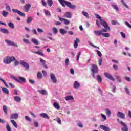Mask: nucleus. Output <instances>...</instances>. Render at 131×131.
<instances>
[{"instance_id":"f257e3e1","label":"nucleus","mask_w":131,"mask_h":131,"mask_svg":"<svg viewBox=\"0 0 131 131\" xmlns=\"http://www.w3.org/2000/svg\"><path fill=\"white\" fill-rule=\"evenodd\" d=\"M95 16L98 20H99L100 24L101 25L104 27L105 29H103L101 30L102 31V33H104V32H107V31H110V27L108 25V24H107V22L105 21L104 19H102V17L99 15V14H95Z\"/></svg>"},{"instance_id":"f03ea898","label":"nucleus","mask_w":131,"mask_h":131,"mask_svg":"<svg viewBox=\"0 0 131 131\" xmlns=\"http://www.w3.org/2000/svg\"><path fill=\"white\" fill-rule=\"evenodd\" d=\"M58 1L60 3V5H61V6L63 7V8H65L67 6V7H68V8H69L70 9H76V6L72 5L71 4V2H70L67 1L66 0H58Z\"/></svg>"},{"instance_id":"7ed1b4c3","label":"nucleus","mask_w":131,"mask_h":131,"mask_svg":"<svg viewBox=\"0 0 131 131\" xmlns=\"http://www.w3.org/2000/svg\"><path fill=\"white\" fill-rule=\"evenodd\" d=\"M14 66L17 67L20 64L23 67H25L26 69H29V64L24 61V60H20L19 62L15 58L14 60L13 61Z\"/></svg>"},{"instance_id":"20e7f679","label":"nucleus","mask_w":131,"mask_h":131,"mask_svg":"<svg viewBox=\"0 0 131 131\" xmlns=\"http://www.w3.org/2000/svg\"><path fill=\"white\" fill-rule=\"evenodd\" d=\"M94 34L96 36H101L102 35L103 37H110V34L108 33H103V31L100 30H95L94 31Z\"/></svg>"},{"instance_id":"39448f33","label":"nucleus","mask_w":131,"mask_h":131,"mask_svg":"<svg viewBox=\"0 0 131 131\" xmlns=\"http://www.w3.org/2000/svg\"><path fill=\"white\" fill-rule=\"evenodd\" d=\"M15 60V57L14 56H7L4 58L3 59V63L4 64H6V65H9L12 62H14Z\"/></svg>"},{"instance_id":"423d86ee","label":"nucleus","mask_w":131,"mask_h":131,"mask_svg":"<svg viewBox=\"0 0 131 131\" xmlns=\"http://www.w3.org/2000/svg\"><path fill=\"white\" fill-rule=\"evenodd\" d=\"M99 71V68H98V66L92 64L91 68V72L93 78H95V74H98V72Z\"/></svg>"},{"instance_id":"0eeeda50","label":"nucleus","mask_w":131,"mask_h":131,"mask_svg":"<svg viewBox=\"0 0 131 131\" xmlns=\"http://www.w3.org/2000/svg\"><path fill=\"white\" fill-rule=\"evenodd\" d=\"M118 123L121 124L123 127L121 128V130L122 131H128V128L127 127V125L125 124V123L122 121H120L119 119H117Z\"/></svg>"},{"instance_id":"6e6552de","label":"nucleus","mask_w":131,"mask_h":131,"mask_svg":"<svg viewBox=\"0 0 131 131\" xmlns=\"http://www.w3.org/2000/svg\"><path fill=\"white\" fill-rule=\"evenodd\" d=\"M50 76L52 82H53V83H57V81H58V80H57V77H56L55 74L51 73L50 74Z\"/></svg>"},{"instance_id":"1a4fd4ad","label":"nucleus","mask_w":131,"mask_h":131,"mask_svg":"<svg viewBox=\"0 0 131 131\" xmlns=\"http://www.w3.org/2000/svg\"><path fill=\"white\" fill-rule=\"evenodd\" d=\"M12 12L14 14H18L21 17H25V14L23 13L22 12L20 11L18 9H12Z\"/></svg>"},{"instance_id":"9d476101","label":"nucleus","mask_w":131,"mask_h":131,"mask_svg":"<svg viewBox=\"0 0 131 131\" xmlns=\"http://www.w3.org/2000/svg\"><path fill=\"white\" fill-rule=\"evenodd\" d=\"M58 18L59 20H60L61 22H62L64 24H65V25H69V24H70V21L68 20L67 19L60 17H59Z\"/></svg>"},{"instance_id":"9b49d317","label":"nucleus","mask_w":131,"mask_h":131,"mask_svg":"<svg viewBox=\"0 0 131 131\" xmlns=\"http://www.w3.org/2000/svg\"><path fill=\"white\" fill-rule=\"evenodd\" d=\"M16 82H18V83H25V82H26V79L23 77L19 76Z\"/></svg>"},{"instance_id":"f8f14e48","label":"nucleus","mask_w":131,"mask_h":131,"mask_svg":"<svg viewBox=\"0 0 131 131\" xmlns=\"http://www.w3.org/2000/svg\"><path fill=\"white\" fill-rule=\"evenodd\" d=\"M5 42H6V43L7 45H8V46H11L12 47H18V45L17 44H15V43H14V41H11L10 40H5Z\"/></svg>"},{"instance_id":"ddd939ff","label":"nucleus","mask_w":131,"mask_h":131,"mask_svg":"<svg viewBox=\"0 0 131 131\" xmlns=\"http://www.w3.org/2000/svg\"><path fill=\"white\" fill-rule=\"evenodd\" d=\"M104 76L106 78H108L110 80H112L113 81H114L115 80V79H114V77L111 75V74L108 73H104Z\"/></svg>"},{"instance_id":"4468645a","label":"nucleus","mask_w":131,"mask_h":131,"mask_svg":"<svg viewBox=\"0 0 131 131\" xmlns=\"http://www.w3.org/2000/svg\"><path fill=\"white\" fill-rule=\"evenodd\" d=\"M117 116V117H119V118H121L122 119H125V114L120 112H118Z\"/></svg>"},{"instance_id":"2eb2a0df","label":"nucleus","mask_w":131,"mask_h":131,"mask_svg":"<svg viewBox=\"0 0 131 131\" xmlns=\"http://www.w3.org/2000/svg\"><path fill=\"white\" fill-rule=\"evenodd\" d=\"M40 117H41L42 118H45V119H49L50 116L48 115V114L46 113H40L39 114Z\"/></svg>"},{"instance_id":"dca6fc26","label":"nucleus","mask_w":131,"mask_h":131,"mask_svg":"<svg viewBox=\"0 0 131 131\" xmlns=\"http://www.w3.org/2000/svg\"><path fill=\"white\" fill-rule=\"evenodd\" d=\"M64 18H68L71 19L72 18V13L70 12H67L63 15Z\"/></svg>"},{"instance_id":"f3484780","label":"nucleus","mask_w":131,"mask_h":131,"mask_svg":"<svg viewBox=\"0 0 131 131\" xmlns=\"http://www.w3.org/2000/svg\"><path fill=\"white\" fill-rule=\"evenodd\" d=\"M79 42H80V40H79V39H78V38H76V39L74 40V49H77V47H78V43Z\"/></svg>"},{"instance_id":"a211bd4d","label":"nucleus","mask_w":131,"mask_h":131,"mask_svg":"<svg viewBox=\"0 0 131 131\" xmlns=\"http://www.w3.org/2000/svg\"><path fill=\"white\" fill-rule=\"evenodd\" d=\"M39 60H40V63L43 66V67H44V68H46L47 69L48 68V66H47V64H46L47 63L46 60L42 59V58H40Z\"/></svg>"},{"instance_id":"6ab92c4d","label":"nucleus","mask_w":131,"mask_h":131,"mask_svg":"<svg viewBox=\"0 0 131 131\" xmlns=\"http://www.w3.org/2000/svg\"><path fill=\"white\" fill-rule=\"evenodd\" d=\"M100 128L104 131H111V129L109 127L105 126L104 125H101L100 126Z\"/></svg>"},{"instance_id":"aec40b11","label":"nucleus","mask_w":131,"mask_h":131,"mask_svg":"<svg viewBox=\"0 0 131 131\" xmlns=\"http://www.w3.org/2000/svg\"><path fill=\"white\" fill-rule=\"evenodd\" d=\"M30 8H31V5H30V4H26L24 6V9L25 11L27 12L29 11V9H30Z\"/></svg>"},{"instance_id":"412c9836","label":"nucleus","mask_w":131,"mask_h":131,"mask_svg":"<svg viewBox=\"0 0 131 131\" xmlns=\"http://www.w3.org/2000/svg\"><path fill=\"white\" fill-rule=\"evenodd\" d=\"M73 86L74 89H79L80 88V83L75 81L73 84Z\"/></svg>"},{"instance_id":"4be33fe9","label":"nucleus","mask_w":131,"mask_h":131,"mask_svg":"<svg viewBox=\"0 0 131 131\" xmlns=\"http://www.w3.org/2000/svg\"><path fill=\"white\" fill-rule=\"evenodd\" d=\"M39 94L41 95H43V96H46V95H48V92L46 90H39L37 91Z\"/></svg>"},{"instance_id":"5701e85b","label":"nucleus","mask_w":131,"mask_h":131,"mask_svg":"<svg viewBox=\"0 0 131 131\" xmlns=\"http://www.w3.org/2000/svg\"><path fill=\"white\" fill-rule=\"evenodd\" d=\"M14 100L17 103H20L21 102V100L22 99L21 97L18 96H15L13 97Z\"/></svg>"},{"instance_id":"b1692460","label":"nucleus","mask_w":131,"mask_h":131,"mask_svg":"<svg viewBox=\"0 0 131 131\" xmlns=\"http://www.w3.org/2000/svg\"><path fill=\"white\" fill-rule=\"evenodd\" d=\"M19 117V114L17 113L13 114L10 116V119H17Z\"/></svg>"},{"instance_id":"393cba45","label":"nucleus","mask_w":131,"mask_h":131,"mask_svg":"<svg viewBox=\"0 0 131 131\" xmlns=\"http://www.w3.org/2000/svg\"><path fill=\"white\" fill-rule=\"evenodd\" d=\"M33 54H37L39 56H41L42 57H45V54L39 51H32Z\"/></svg>"},{"instance_id":"a878e982","label":"nucleus","mask_w":131,"mask_h":131,"mask_svg":"<svg viewBox=\"0 0 131 131\" xmlns=\"http://www.w3.org/2000/svg\"><path fill=\"white\" fill-rule=\"evenodd\" d=\"M2 91L4 93V94H6V95H9V94H10V91L6 88H3L2 89Z\"/></svg>"},{"instance_id":"bb28decb","label":"nucleus","mask_w":131,"mask_h":131,"mask_svg":"<svg viewBox=\"0 0 131 131\" xmlns=\"http://www.w3.org/2000/svg\"><path fill=\"white\" fill-rule=\"evenodd\" d=\"M0 31L2 33H4L5 34H8L9 33V31L7 29L5 28H1Z\"/></svg>"},{"instance_id":"cd10ccee","label":"nucleus","mask_w":131,"mask_h":131,"mask_svg":"<svg viewBox=\"0 0 131 131\" xmlns=\"http://www.w3.org/2000/svg\"><path fill=\"white\" fill-rule=\"evenodd\" d=\"M2 15L3 17H4V18H7V17H8V16L9 15V12L5 10H3L2 12Z\"/></svg>"},{"instance_id":"c85d7f7f","label":"nucleus","mask_w":131,"mask_h":131,"mask_svg":"<svg viewBox=\"0 0 131 131\" xmlns=\"http://www.w3.org/2000/svg\"><path fill=\"white\" fill-rule=\"evenodd\" d=\"M74 98L72 96H67L66 97V101H73Z\"/></svg>"},{"instance_id":"c756f323","label":"nucleus","mask_w":131,"mask_h":131,"mask_svg":"<svg viewBox=\"0 0 131 131\" xmlns=\"http://www.w3.org/2000/svg\"><path fill=\"white\" fill-rule=\"evenodd\" d=\"M53 107L55 108V109H57V110H59L60 109V104L57 102H54L53 103Z\"/></svg>"},{"instance_id":"7c9ffc66","label":"nucleus","mask_w":131,"mask_h":131,"mask_svg":"<svg viewBox=\"0 0 131 131\" xmlns=\"http://www.w3.org/2000/svg\"><path fill=\"white\" fill-rule=\"evenodd\" d=\"M121 4H122L123 6L125 7V8H126V9H127L128 10H129V7H128V5L126 4L125 2H124V0H121Z\"/></svg>"},{"instance_id":"2f4dec72","label":"nucleus","mask_w":131,"mask_h":131,"mask_svg":"<svg viewBox=\"0 0 131 131\" xmlns=\"http://www.w3.org/2000/svg\"><path fill=\"white\" fill-rule=\"evenodd\" d=\"M105 114L108 117L111 116V111L108 108L105 109Z\"/></svg>"},{"instance_id":"473e14b6","label":"nucleus","mask_w":131,"mask_h":131,"mask_svg":"<svg viewBox=\"0 0 131 131\" xmlns=\"http://www.w3.org/2000/svg\"><path fill=\"white\" fill-rule=\"evenodd\" d=\"M44 13L47 17H51V12H50L49 10H47L46 9H44Z\"/></svg>"},{"instance_id":"72a5a7b5","label":"nucleus","mask_w":131,"mask_h":131,"mask_svg":"<svg viewBox=\"0 0 131 131\" xmlns=\"http://www.w3.org/2000/svg\"><path fill=\"white\" fill-rule=\"evenodd\" d=\"M59 32L61 33V34L64 35L67 33V31L64 29H60Z\"/></svg>"},{"instance_id":"f704fd0d","label":"nucleus","mask_w":131,"mask_h":131,"mask_svg":"<svg viewBox=\"0 0 131 131\" xmlns=\"http://www.w3.org/2000/svg\"><path fill=\"white\" fill-rule=\"evenodd\" d=\"M101 117L102 118L101 121L103 122V121H105V120H107V117H106V115H104V114H101Z\"/></svg>"},{"instance_id":"c9c22d12","label":"nucleus","mask_w":131,"mask_h":131,"mask_svg":"<svg viewBox=\"0 0 131 131\" xmlns=\"http://www.w3.org/2000/svg\"><path fill=\"white\" fill-rule=\"evenodd\" d=\"M10 121L15 128H18V125L17 124L16 121H15L14 120H11Z\"/></svg>"},{"instance_id":"e433bc0d","label":"nucleus","mask_w":131,"mask_h":131,"mask_svg":"<svg viewBox=\"0 0 131 131\" xmlns=\"http://www.w3.org/2000/svg\"><path fill=\"white\" fill-rule=\"evenodd\" d=\"M8 25L9 27H10V28H11L12 29H14V28H15V25L12 22H9Z\"/></svg>"},{"instance_id":"4c0bfd02","label":"nucleus","mask_w":131,"mask_h":131,"mask_svg":"<svg viewBox=\"0 0 131 131\" xmlns=\"http://www.w3.org/2000/svg\"><path fill=\"white\" fill-rule=\"evenodd\" d=\"M3 109L5 114H8V107L6 105H3Z\"/></svg>"},{"instance_id":"58836bf2","label":"nucleus","mask_w":131,"mask_h":131,"mask_svg":"<svg viewBox=\"0 0 131 131\" xmlns=\"http://www.w3.org/2000/svg\"><path fill=\"white\" fill-rule=\"evenodd\" d=\"M97 80L98 81L99 83H101L102 82V77H101V75H97Z\"/></svg>"},{"instance_id":"ea45409f","label":"nucleus","mask_w":131,"mask_h":131,"mask_svg":"<svg viewBox=\"0 0 131 131\" xmlns=\"http://www.w3.org/2000/svg\"><path fill=\"white\" fill-rule=\"evenodd\" d=\"M37 77L38 79H41L42 78V74L40 72H38L37 74Z\"/></svg>"},{"instance_id":"a19ab883","label":"nucleus","mask_w":131,"mask_h":131,"mask_svg":"<svg viewBox=\"0 0 131 131\" xmlns=\"http://www.w3.org/2000/svg\"><path fill=\"white\" fill-rule=\"evenodd\" d=\"M31 41L33 43H34V45H38L39 43L38 42V41H37V40H36V39H32Z\"/></svg>"},{"instance_id":"79ce46f5","label":"nucleus","mask_w":131,"mask_h":131,"mask_svg":"<svg viewBox=\"0 0 131 131\" xmlns=\"http://www.w3.org/2000/svg\"><path fill=\"white\" fill-rule=\"evenodd\" d=\"M47 4L49 7H52L53 4V0H47Z\"/></svg>"},{"instance_id":"37998d69","label":"nucleus","mask_w":131,"mask_h":131,"mask_svg":"<svg viewBox=\"0 0 131 131\" xmlns=\"http://www.w3.org/2000/svg\"><path fill=\"white\" fill-rule=\"evenodd\" d=\"M111 7L114 9V10H116V11H119V9L118 8V7L116 6V5H114V4H111Z\"/></svg>"},{"instance_id":"c03bdc74","label":"nucleus","mask_w":131,"mask_h":131,"mask_svg":"<svg viewBox=\"0 0 131 131\" xmlns=\"http://www.w3.org/2000/svg\"><path fill=\"white\" fill-rule=\"evenodd\" d=\"M82 15H83L84 16V17H85L86 18H88L89 19V18H90V16L89 15V13H88V12H84V11H82Z\"/></svg>"},{"instance_id":"a18cd8bd","label":"nucleus","mask_w":131,"mask_h":131,"mask_svg":"<svg viewBox=\"0 0 131 131\" xmlns=\"http://www.w3.org/2000/svg\"><path fill=\"white\" fill-rule=\"evenodd\" d=\"M19 92L20 91L19 90L15 89L14 90V95L15 96H19V95H20V93H19Z\"/></svg>"},{"instance_id":"49530a36","label":"nucleus","mask_w":131,"mask_h":131,"mask_svg":"<svg viewBox=\"0 0 131 131\" xmlns=\"http://www.w3.org/2000/svg\"><path fill=\"white\" fill-rule=\"evenodd\" d=\"M33 18L31 17H29L28 18V19H27L26 20V23L28 24H29V23H31V22H32V20H33Z\"/></svg>"},{"instance_id":"de8ad7c7","label":"nucleus","mask_w":131,"mask_h":131,"mask_svg":"<svg viewBox=\"0 0 131 131\" xmlns=\"http://www.w3.org/2000/svg\"><path fill=\"white\" fill-rule=\"evenodd\" d=\"M0 80L1 81H2V82H3L4 85H5V86H6V88H9V85H8V84L7 83V82H6V81H5V80H4L2 78H0Z\"/></svg>"},{"instance_id":"09e8293b","label":"nucleus","mask_w":131,"mask_h":131,"mask_svg":"<svg viewBox=\"0 0 131 131\" xmlns=\"http://www.w3.org/2000/svg\"><path fill=\"white\" fill-rule=\"evenodd\" d=\"M52 31L54 34H57L58 33V29L56 28L53 27L52 28Z\"/></svg>"},{"instance_id":"8fccbe9b","label":"nucleus","mask_w":131,"mask_h":131,"mask_svg":"<svg viewBox=\"0 0 131 131\" xmlns=\"http://www.w3.org/2000/svg\"><path fill=\"white\" fill-rule=\"evenodd\" d=\"M124 90L127 95H130V93L129 92V90L128 89V88L125 87Z\"/></svg>"},{"instance_id":"3c124183","label":"nucleus","mask_w":131,"mask_h":131,"mask_svg":"<svg viewBox=\"0 0 131 131\" xmlns=\"http://www.w3.org/2000/svg\"><path fill=\"white\" fill-rule=\"evenodd\" d=\"M24 42H25V43H27V45H30V41H29V39H23Z\"/></svg>"},{"instance_id":"603ef678","label":"nucleus","mask_w":131,"mask_h":131,"mask_svg":"<svg viewBox=\"0 0 131 131\" xmlns=\"http://www.w3.org/2000/svg\"><path fill=\"white\" fill-rule=\"evenodd\" d=\"M77 125L79 126V127H80L81 128H82L83 127V124H82V123L81 122L78 121L77 122Z\"/></svg>"},{"instance_id":"864d4df0","label":"nucleus","mask_w":131,"mask_h":131,"mask_svg":"<svg viewBox=\"0 0 131 131\" xmlns=\"http://www.w3.org/2000/svg\"><path fill=\"white\" fill-rule=\"evenodd\" d=\"M70 63V61H69V59L67 58L66 59V67H68V66H69Z\"/></svg>"},{"instance_id":"5fc2aeb1","label":"nucleus","mask_w":131,"mask_h":131,"mask_svg":"<svg viewBox=\"0 0 131 131\" xmlns=\"http://www.w3.org/2000/svg\"><path fill=\"white\" fill-rule=\"evenodd\" d=\"M6 129L7 131H12V128L10 126V125L9 124H7L6 125Z\"/></svg>"},{"instance_id":"6e6d98bb","label":"nucleus","mask_w":131,"mask_h":131,"mask_svg":"<svg viewBox=\"0 0 131 131\" xmlns=\"http://www.w3.org/2000/svg\"><path fill=\"white\" fill-rule=\"evenodd\" d=\"M112 25H116V24H118V25H119V23L114 20H112Z\"/></svg>"},{"instance_id":"4d7b16f0","label":"nucleus","mask_w":131,"mask_h":131,"mask_svg":"<svg viewBox=\"0 0 131 131\" xmlns=\"http://www.w3.org/2000/svg\"><path fill=\"white\" fill-rule=\"evenodd\" d=\"M56 120L59 124H61L62 123V121H61V119H60V118H57Z\"/></svg>"},{"instance_id":"13d9d810","label":"nucleus","mask_w":131,"mask_h":131,"mask_svg":"<svg viewBox=\"0 0 131 131\" xmlns=\"http://www.w3.org/2000/svg\"><path fill=\"white\" fill-rule=\"evenodd\" d=\"M10 78H11V79H13L15 81H17V80L18 79V78H17L16 77L14 76V75H10Z\"/></svg>"},{"instance_id":"bf43d9fd","label":"nucleus","mask_w":131,"mask_h":131,"mask_svg":"<svg viewBox=\"0 0 131 131\" xmlns=\"http://www.w3.org/2000/svg\"><path fill=\"white\" fill-rule=\"evenodd\" d=\"M25 118L26 120H27V121H29L30 122H31V119H30V118H29V117H28L27 116H25Z\"/></svg>"},{"instance_id":"052dcab7","label":"nucleus","mask_w":131,"mask_h":131,"mask_svg":"<svg viewBox=\"0 0 131 131\" xmlns=\"http://www.w3.org/2000/svg\"><path fill=\"white\" fill-rule=\"evenodd\" d=\"M80 56H81V52H79L77 55V61H79Z\"/></svg>"},{"instance_id":"680f3d73","label":"nucleus","mask_w":131,"mask_h":131,"mask_svg":"<svg viewBox=\"0 0 131 131\" xmlns=\"http://www.w3.org/2000/svg\"><path fill=\"white\" fill-rule=\"evenodd\" d=\"M96 53H97L98 57H102V53H101L100 51L96 50Z\"/></svg>"},{"instance_id":"e2e57ef3","label":"nucleus","mask_w":131,"mask_h":131,"mask_svg":"<svg viewBox=\"0 0 131 131\" xmlns=\"http://www.w3.org/2000/svg\"><path fill=\"white\" fill-rule=\"evenodd\" d=\"M116 79L118 82H121V78L120 76H117Z\"/></svg>"},{"instance_id":"0e129e2a","label":"nucleus","mask_w":131,"mask_h":131,"mask_svg":"<svg viewBox=\"0 0 131 131\" xmlns=\"http://www.w3.org/2000/svg\"><path fill=\"white\" fill-rule=\"evenodd\" d=\"M39 124L38 123V122H34V126L35 127H38Z\"/></svg>"},{"instance_id":"69168bd1","label":"nucleus","mask_w":131,"mask_h":131,"mask_svg":"<svg viewBox=\"0 0 131 131\" xmlns=\"http://www.w3.org/2000/svg\"><path fill=\"white\" fill-rule=\"evenodd\" d=\"M6 9L7 11H9V12H11V7H10V6H9V5L6 6Z\"/></svg>"},{"instance_id":"338daca9","label":"nucleus","mask_w":131,"mask_h":131,"mask_svg":"<svg viewBox=\"0 0 131 131\" xmlns=\"http://www.w3.org/2000/svg\"><path fill=\"white\" fill-rule=\"evenodd\" d=\"M98 62H99V66H102V58H100L99 59Z\"/></svg>"},{"instance_id":"774afa93","label":"nucleus","mask_w":131,"mask_h":131,"mask_svg":"<svg viewBox=\"0 0 131 131\" xmlns=\"http://www.w3.org/2000/svg\"><path fill=\"white\" fill-rule=\"evenodd\" d=\"M42 5L44 6V7H47V2L45 0H42Z\"/></svg>"}]
</instances>
